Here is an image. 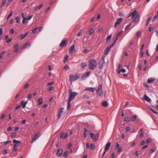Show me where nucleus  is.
Instances as JSON below:
<instances>
[{
  "label": "nucleus",
  "mask_w": 158,
  "mask_h": 158,
  "mask_svg": "<svg viewBox=\"0 0 158 158\" xmlns=\"http://www.w3.org/2000/svg\"><path fill=\"white\" fill-rule=\"evenodd\" d=\"M112 37V34H110L108 37L106 39V41L107 42H110V39Z\"/></svg>",
  "instance_id": "31"
},
{
  "label": "nucleus",
  "mask_w": 158,
  "mask_h": 158,
  "mask_svg": "<svg viewBox=\"0 0 158 158\" xmlns=\"http://www.w3.org/2000/svg\"><path fill=\"white\" fill-rule=\"evenodd\" d=\"M66 44V40H65L62 41L60 45L61 47H64Z\"/></svg>",
  "instance_id": "20"
},
{
  "label": "nucleus",
  "mask_w": 158,
  "mask_h": 158,
  "mask_svg": "<svg viewBox=\"0 0 158 158\" xmlns=\"http://www.w3.org/2000/svg\"><path fill=\"white\" fill-rule=\"evenodd\" d=\"M151 19V17H148V20L147 21V23L146 25V26L148 25L149 24V23Z\"/></svg>",
  "instance_id": "42"
},
{
  "label": "nucleus",
  "mask_w": 158,
  "mask_h": 158,
  "mask_svg": "<svg viewBox=\"0 0 158 158\" xmlns=\"http://www.w3.org/2000/svg\"><path fill=\"white\" fill-rule=\"evenodd\" d=\"M150 141H151L150 139L149 138H148L147 139L146 142L147 143H149L150 142Z\"/></svg>",
  "instance_id": "64"
},
{
  "label": "nucleus",
  "mask_w": 158,
  "mask_h": 158,
  "mask_svg": "<svg viewBox=\"0 0 158 158\" xmlns=\"http://www.w3.org/2000/svg\"><path fill=\"white\" fill-rule=\"evenodd\" d=\"M37 29H38V28L35 27L32 33H34L36 32H37Z\"/></svg>",
  "instance_id": "48"
},
{
  "label": "nucleus",
  "mask_w": 158,
  "mask_h": 158,
  "mask_svg": "<svg viewBox=\"0 0 158 158\" xmlns=\"http://www.w3.org/2000/svg\"><path fill=\"white\" fill-rule=\"evenodd\" d=\"M28 32H27L25 34H21L20 35V39L21 40H23L28 35Z\"/></svg>",
  "instance_id": "21"
},
{
  "label": "nucleus",
  "mask_w": 158,
  "mask_h": 158,
  "mask_svg": "<svg viewBox=\"0 0 158 158\" xmlns=\"http://www.w3.org/2000/svg\"><path fill=\"white\" fill-rule=\"evenodd\" d=\"M91 150H93L95 149V146L94 144H91L89 148Z\"/></svg>",
  "instance_id": "32"
},
{
  "label": "nucleus",
  "mask_w": 158,
  "mask_h": 158,
  "mask_svg": "<svg viewBox=\"0 0 158 158\" xmlns=\"http://www.w3.org/2000/svg\"><path fill=\"white\" fill-rule=\"evenodd\" d=\"M131 16V18L134 23H135L138 22L139 20V15L136 10H134L133 12L131 13L127 17V18Z\"/></svg>",
  "instance_id": "1"
},
{
  "label": "nucleus",
  "mask_w": 158,
  "mask_h": 158,
  "mask_svg": "<svg viewBox=\"0 0 158 158\" xmlns=\"http://www.w3.org/2000/svg\"><path fill=\"white\" fill-rule=\"evenodd\" d=\"M157 15H155L153 18V20H152V22H154V21L156 19L157 20Z\"/></svg>",
  "instance_id": "47"
},
{
  "label": "nucleus",
  "mask_w": 158,
  "mask_h": 158,
  "mask_svg": "<svg viewBox=\"0 0 158 158\" xmlns=\"http://www.w3.org/2000/svg\"><path fill=\"white\" fill-rule=\"evenodd\" d=\"M119 34V33H118L117 35L116 36L115 38V39L114 40V42L112 44V45L109 47H107L106 49L104 51V54L105 55H107L109 53V52L110 51L111 48L114 46L115 43H116L118 38V36Z\"/></svg>",
  "instance_id": "3"
},
{
  "label": "nucleus",
  "mask_w": 158,
  "mask_h": 158,
  "mask_svg": "<svg viewBox=\"0 0 158 158\" xmlns=\"http://www.w3.org/2000/svg\"><path fill=\"white\" fill-rule=\"evenodd\" d=\"M123 20V19L122 18H120L117 20V21L115 22V24L114 25V27H116L117 26V25H118L120 24V23L122 22V20Z\"/></svg>",
  "instance_id": "10"
},
{
  "label": "nucleus",
  "mask_w": 158,
  "mask_h": 158,
  "mask_svg": "<svg viewBox=\"0 0 158 158\" xmlns=\"http://www.w3.org/2000/svg\"><path fill=\"white\" fill-rule=\"evenodd\" d=\"M20 105H18V106H16L15 108V110H18V109H19L20 107Z\"/></svg>",
  "instance_id": "59"
},
{
  "label": "nucleus",
  "mask_w": 158,
  "mask_h": 158,
  "mask_svg": "<svg viewBox=\"0 0 158 158\" xmlns=\"http://www.w3.org/2000/svg\"><path fill=\"white\" fill-rule=\"evenodd\" d=\"M90 74V72H88L85 73V74L83 75L82 77V79L84 80L85 79L88 77Z\"/></svg>",
  "instance_id": "16"
},
{
  "label": "nucleus",
  "mask_w": 158,
  "mask_h": 158,
  "mask_svg": "<svg viewBox=\"0 0 158 158\" xmlns=\"http://www.w3.org/2000/svg\"><path fill=\"white\" fill-rule=\"evenodd\" d=\"M99 68L100 69H102L103 68V66L104 64V62L102 61H100L99 62Z\"/></svg>",
  "instance_id": "18"
},
{
  "label": "nucleus",
  "mask_w": 158,
  "mask_h": 158,
  "mask_svg": "<svg viewBox=\"0 0 158 158\" xmlns=\"http://www.w3.org/2000/svg\"><path fill=\"white\" fill-rule=\"evenodd\" d=\"M80 75L77 74L76 75H70L69 76V80L71 82L74 81L78 79L80 77Z\"/></svg>",
  "instance_id": "4"
},
{
  "label": "nucleus",
  "mask_w": 158,
  "mask_h": 158,
  "mask_svg": "<svg viewBox=\"0 0 158 158\" xmlns=\"http://www.w3.org/2000/svg\"><path fill=\"white\" fill-rule=\"evenodd\" d=\"M156 80V79L153 77H150L148 78L147 80V82L148 83H151L154 81Z\"/></svg>",
  "instance_id": "17"
},
{
  "label": "nucleus",
  "mask_w": 158,
  "mask_h": 158,
  "mask_svg": "<svg viewBox=\"0 0 158 158\" xmlns=\"http://www.w3.org/2000/svg\"><path fill=\"white\" fill-rule=\"evenodd\" d=\"M69 153L68 151H67L65 152H64L63 153V156L64 157L67 158L68 157V155Z\"/></svg>",
  "instance_id": "27"
},
{
  "label": "nucleus",
  "mask_w": 158,
  "mask_h": 158,
  "mask_svg": "<svg viewBox=\"0 0 158 158\" xmlns=\"http://www.w3.org/2000/svg\"><path fill=\"white\" fill-rule=\"evenodd\" d=\"M103 93L102 90V86L101 85H98V89L96 90V93L99 95H101Z\"/></svg>",
  "instance_id": "6"
},
{
  "label": "nucleus",
  "mask_w": 158,
  "mask_h": 158,
  "mask_svg": "<svg viewBox=\"0 0 158 158\" xmlns=\"http://www.w3.org/2000/svg\"><path fill=\"white\" fill-rule=\"evenodd\" d=\"M31 45V44L30 43H27L25 44L24 46L22 48H27V46H29Z\"/></svg>",
  "instance_id": "28"
},
{
  "label": "nucleus",
  "mask_w": 158,
  "mask_h": 158,
  "mask_svg": "<svg viewBox=\"0 0 158 158\" xmlns=\"http://www.w3.org/2000/svg\"><path fill=\"white\" fill-rule=\"evenodd\" d=\"M123 11L120 12L119 13V15L120 16H123Z\"/></svg>",
  "instance_id": "58"
},
{
  "label": "nucleus",
  "mask_w": 158,
  "mask_h": 158,
  "mask_svg": "<svg viewBox=\"0 0 158 158\" xmlns=\"http://www.w3.org/2000/svg\"><path fill=\"white\" fill-rule=\"evenodd\" d=\"M68 136V135L67 133H61L60 136V138H63L64 139H65Z\"/></svg>",
  "instance_id": "12"
},
{
  "label": "nucleus",
  "mask_w": 158,
  "mask_h": 158,
  "mask_svg": "<svg viewBox=\"0 0 158 158\" xmlns=\"http://www.w3.org/2000/svg\"><path fill=\"white\" fill-rule=\"evenodd\" d=\"M156 150V148H153L149 151V152L150 153H153Z\"/></svg>",
  "instance_id": "35"
},
{
  "label": "nucleus",
  "mask_w": 158,
  "mask_h": 158,
  "mask_svg": "<svg viewBox=\"0 0 158 158\" xmlns=\"http://www.w3.org/2000/svg\"><path fill=\"white\" fill-rule=\"evenodd\" d=\"M12 14H13V11H11L10 13V14L8 16V17L7 18V20H8L10 19V18L12 16Z\"/></svg>",
  "instance_id": "39"
},
{
  "label": "nucleus",
  "mask_w": 158,
  "mask_h": 158,
  "mask_svg": "<svg viewBox=\"0 0 158 158\" xmlns=\"http://www.w3.org/2000/svg\"><path fill=\"white\" fill-rule=\"evenodd\" d=\"M94 32V30L93 28H91L89 29V34L91 35Z\"/></svg>",
  "instance_id": "34"
},
{
  "label": "nucleus",
  "mask_w": 158,
  "mask_h": 158,
  "mask_svg": "<svg viewBox=\"0 0 158 158\" xmlns=\"http://www.w3.org/2000/svg\"><path fill=\"white\" fill-rule=\"evenodd\" d=\"M102 105L104 107H107L108 106V104L106 101H105L103 102L102 104Z\"/></svg>",
  "instance_id": "23"
},
{
  "label": "nucleus",
  "mask_w": 158,
  "mask_h": 158,
  "mask_svg": "<svg viewBox=\"0 0 158 158\" xmlns=\"http://www.w3.org/2000/svg\"><path fill=\"white\" fill-rule=\"evenodd\" d=\"M18 146L17 143H15L13 146V151L14 152H16L17 151V149L16 148V147Z\"/></svg>",
  "instance_id": "29"
},
{
  "label": "nucleus",
  "mask_w": 158,
  "mask_h": 158,
  "mask_svg": "<svg viewBox=\"0 0 158 158\" xmlns=\"http://www.w3.org/2000/svg\"><path fill=\"white\" fill-rule=\"evenodd\" d=\"M68 69L69 70L70 68L69 67V66L68 65H66L64 66V69L65 70H67Z\"/></svg>",
  "instance_id": "41"
},
{
  "label": "nucleus",
  "mask_w": 158,
  "mask_h": 158,
  "mask_svg": "<svg viewBox=\"0 0 158 158\" xmlns=\"http://www.w3.org/2000/svg\"><path fill=\"white\" fill-rule=\"evenodd\" d=\"M15 31L13 29H11L10 31V32L12 34H14Z\"/></svg>",
  "instance_id": "54"
},
{
  "label": "nucleus",
  "mask_w": 158,
  "mask_h": 158,
  "mask_svg": "<svg viewBox=\"0 0 158 158\" xmlns=\"http://www.w3.org/2000/svg\"><path fill=\"white\" fill-rule=\"evenodd\" d=\"M63 151L62 149H58L57 151L56 155L59 157L63 153Z\"/></svg>",
  "instance_id": "15"
},
{
  "label": "nucleus",
  "mask_w": 158,
  "mask_h": 158,
  "mask_svg": "<svg viewBox=\"0 0 158 158\" xmlns=\"http://www.w3.org/2000/svg\"><path fill=\"white\" fill-rule=\"evenodd\" d=\"M89 135L91 138L95 141L98 139L99 136V134L98 133H97L95 134H94L93 133H90L89 134Z\"/></svg>",
  "instance_id": "5"
},
{
  "label": "nucleus",
  "mask_w": 158,
  "mask_h": 158,
  "mask_svg": "<svg viewBox=\"0 0 158 158\" xmlns=\"http://www.w3.org/2000/svg\"><path fill=\"white\" fill-rule=\"evenodd\" d=\"M89 52V51L87 49H85L83 51V52L85 53H87Z\"/></svg>",
  "instance_id": "60"
},
{
  "label": "nucleus",
  "mask_w": 158,
  "mask_h": 158,
  "mask_svg": "<svg viewBox=\"0 0 158 158\" xmlns=\"http://www.w3.org/2000/svg\"><path fill=\"white\" fill-rule=\"evenodd\" d=\"M86 65V64L85 63L81 62V68H85Z\"/></svg>",
  "instance_id": "33"
},
{
  "label": "nucleus",
  "mask_w": 158,
  "mask_h": 158,
  "mask_svg": "<svg viewBox=\"0 0 158 158\" xmlns=\"http://www.w3.org/2000/svg\"><path fill=\"white\" fill-rule=\"evenodd\" d=\"M71 101H70L68 100V106H67V109L68 110H69L70 109V108L71 107Z\"/></svg>",
  "instance_id": "24"
},
{
  "label": "nucleus",
  "mask_w": 158,
  "mask_h": 158,
  "mask_svg": "<svg viewBox=\"0 0 158 158\" xmlns=\"http://www.w3.org/2000/svg\"><path fill=\"white\" fill-rule=\"evenodd\" d=\"M11 142V141H6L4 142L3 143L4 145H6L8 143H10Z\"/></svg>",
  "instance_id": "51"
},
{
  "label": "nucleus",
  "mask_w": 158,
  "mask_h": 158,
  "mask_svg": "<svg viewBox=\"0 0 158 158\" xmlns=\"http://www.w3.org/2000/svg\"><path fill=\"white\" fill-rule=\"evenodd\" d=\"M27 103V102H24L23 101H22L21 102V105L22 106L23 108H24L25 107Z\"/></svg>",
  "instance_id": "25"
},
{
  "label": "nucleus",
  "mask_w": 158,
  "mask_h": 158,
  "mask_svg": "<svg viewBox=\"0 0 158 158\" xmlns=\"http://www.w3.org/2000/svg\"><path fill=\"white\" fill-rule=\"evenodd\" d=\"M144 99L148 102H151V99L149 98L146 94H145L144 96Z\"/></svg>",
  "instance_id": "22"
},
{
  "label": "nucleus",
  "mask_w": 158,
  "mask_h": 158,
  "mask_svg": "<svg viewBox=\"0 0 158 158\" xmlns=\"http://www.w3.org/2000/svg\"><path fill=\"white\" fill-rule=\"evenodd\" d=\"M126 70L124 69H122L121 70H117V73L118 74H119L120 73V72H121L123 73H125L126 72Z\"/></svg>",
  "instance_id": "30"
},
{
  "label": "nucleus",
  "mask_w": 158,
  "mask_h": 158,
  "mask_svg": "<svg viewBox=\"0 0 158 158\" xmlns=\"http://www.w3.org/2000/svg\"><path fill=\"white\" fill-rule=\"evenodd\" d=\"M85 90L86 91H89L92 92L94 93L95 91V89L92 87H88L86 88L85 89Z\"/></svg>",
  "instance_id": "14"
},
{
  "label": "nucleus",
  "mask_w": 158,
  "mask_h": 158,
  "mask_svg": "<svg viewBox=\"0 0 158 158\" xmlns=\"http://www.w3.org/2000/svg\"><path fill=\"white\" fill-rule=\"evenodd\" d=\"M141 33L139 31H138L136 33V36L138 38L139 37V36L141 35Z\"/></svg>",
  "instance_id": "38"
},
{
  "label": "nucleus",
  "mask_w": 158,
  "mask_h": 158,
  "mask_svg": "<svg viewBox=\"0 0 158 158\" xmlns=\"http://www.w3.org/2000/svg\"><path fill=\"white\" fill-rule=\"evenodd\" d=\"M64 109L63 107H61L60 110H59V111L58 114V119L60 118L61 115L63 114L62 113L64 112Z\"/></svg>",
  "instance_id": "9"
},
{
  "label": "nucleus",
  "mask_w": 158,
  "mask_h": 158,
  "mask_svg": "<svg viewBox=\"0 0 158 158\" xmlns=\"http://www.w3.org/2000/svg\"><path fill=\"white\" fill-rule=\"evenodd\" d=\"M28 85H28V84L27 83L24 85L23 86V87L25 89H26L28 88Z\"/></svg>",
  "instance_id": "52"
},
{
  "label": "nucleus",
  "mask_w": 158,
  "mask_h": 158,
  "mask_svg": "<svg viewBox=\"0 0 158 158\" xmlns=\"http://www.w3.org/2000/svg\"><path fill=\"white\" fill-rule=\"evenodd\" d=\"M145 143V142L144 141V140H143L141 142V145H143Z\"/></svg>",
  "instance_id": "62"
},
{
  "label": "nucleus",
  "mask_w": 158,
  "mask_h": 158,
  "mask_svg": "<svg viewBox=\"0 0 158 158\" xmlns=\"http://www.w3.org/2000/svg\"><path fill=\"white\" fill-rule=\"evenodd\" d=\"M119 146H120L119 144L118 143H116V147L115 148V149H116L117 148H118L119 147Z\"/></svg>",
  "instance_id": "53"
},
{
  "label": "nucleus",
  "mask_w": 158,
  "mask_h": 158,
  "mask_svg": "<svg viewBox=\"0 0 158 158\" xmlns=\"http://www.w3.org/2000/svg\"><path fill=\"white\" fill-rule=\"evenodd\" d=\"M16 22L17 23H18L19 20V18L18 17H16L15 18Z\"/></svg>",
  "instance_id": "61"
},
{
  "label": "nucleus",
  "mask_w": 158,
  "mask_h": 158,
  "mask_svg": "<svg viewBox=\"0 0 158 158\" xmlns=\"http://www.w3.org/2000/svg\"><path fill=\"white\" fill-rule=\"evenodd\" d=\"M122 151V148L121 147H120L118 148V151L119 153H120Z\"/></svg>",
  "instance_id": "57"
},
{
  "label": "nucleus",
  "mask_w": 158,
  "mask_h": 158,
  "mask_svg": "<svg viewBox=\"0 0 158 158\" xmlns=\"http://www.w3.org/2000/svg\"><path fill=\"white\" fill-rule=\"evenodd\" d=\"M74 48L75 46L74 45H73L71 46V48L69 50V52L70 54H71L76 52Z\"/></svg>",
  "instance_id": "11"
},
{
  "label": "nucleus",
  "mask_w": 158,
  "mask_h": 158,
  "mask_svg": "<svg viewBox=\"0 0 158 158\" xmlns=\"http://www.w3.org/2000/svg\"><path fill=\"white\" fill-rule=\"evenodd\" d=\"M77 94V93L73 92V93L70 94L68 100L71 101L74 98L75 96Z\"/></svg>",
  "instance_id": "8"
},
{
  "label": "nucleus",
  "mask_w": 158,
  "mask_h": 158,
  "mask_svg": "<svg viewBox=\"0 0 158 158\" xmlns=\"http://www.w3.org/2000/svg\"><path fill=\"white\" fill-rule=\"evenodd\" d=\"M84 98L85 99H88L89 98V96L88 95L85 94V95H84Z\"/></svg>",
  "instance_id": "50"
},
{
  "label": "nucleus",
  "mask_w": 158,
  "mask_h": 158,
  "mask_svg": "<svg viewBox=\"0 0 158 158\" xmlns=\"http://www.w3.org/2000/svg\"><path fill=\"white\" fill-rule=\"evenodd\" d=\"M149 109L151 111H152L153 113L156 114H158L157 112L156 111H155L153 109H152V108H149Z\"/></svg>",
  "instance_id": "45"
},
{
  "label": "nucleus",
  "mask_w": 158,
  "mask_h": 158,
  "mask_svg": "<svg viewBox=\"0 0 158 158\" xmlns=\"http://www.w3.org/2000/svg\"><path fill=\"white\" fill-rule=\"evenodd\" d=\"M32 17V15H31L30 16L28 17L27 18H24L22 21V23H25V20H27L26 23H28L27 21L29 20L30 19H31Z\"/></svg>",
  "instance_id": "13"
},
{
  "label": "nucleus",
  "mask_w": 158,
  "mask_h": 158,
  "mask_svg": "<svg viewBox=\"0 0 158 158\" xmlns=\"http://www.w3.org/2000/svg\"><path fill=\"white\" fill-rule=\"evenodd\" d=\"M97 62L94 59L90 60L89 62V69L93 70L96 67Z\"/></svg>",
  "instance_id": "2"
},
{
  "label": "nucleus",
  "mask_w": 158,
  "mask_h": 158,
  "mask_svg": "<svg viewBox=\"0 0 158 158\" xmlns=\"http://www.w3.org/2000/svg\"><path fill=\"white\" fill-rule=\"evenodd\" d=\"M41 134L39 132L36 134H35V136L32 139L31 141V143H32L33 142L36 141L40 136Z\"/></svg>",
  "instance_id": "7"
},
{
  "label": "nucleus",
  "mask_w": 158,
  "mask_h": 158,
  "mask_svg": "<svg viewBox=\"0 0 158 158\" xmlns=\"http://www.w3.org/2000/svg\"><path fill=\"white\" fill-rule=\"evenodd\" d=\"M137 117V116L136 115H134L132 116L130 118L131 121L132 122L134 121L136 119V118Z\"/></svg>",
  "instance_id": "26"
},
{
  "label": "nucleus",
  "mask_w": 158,
  "mask_h": 158,
  "mask_svg": "<svg viewBox=\"0 0 158 158\" xmlns=\"http://www.w3.org/2000/svg\"><path fill=\"white\" fill-rule=\"evenodd\" d=\"M124 120L127 122H128L131 121V119L130 118H128L127 117H126L124 118Z\"/></svg>",
  "instance_id": "36"
},
{
  "label": "nucleus",
  "mask_w": 158,
  "mask_h": 158,
  "mask_svg": "<svg viewBox=\"0 0 158 158\" xmlns=\"http://www.w3.org/2000/svg\"><path fill=\"white\" fill-rule=\"evenodd\" d=\"M84 130H85L84 132L85 133H86L89 134H89L90 133H90L89 131L86 128H85Z\"/></svg>",
  "instance_id": "44"
},
{
  "label": "nucleus",
  "mask_w": 158,
  "mask_h": 158,
  "mask_svg": "<svg viewBox=\"0 0 158 158\" xmlns=\"http://www.w3.org/2000/svg\"><path fill=\"white\" fill-rule=\"evenodd\" d=\"M148 145H146L144 146H143L142 148V150H143L146 148H147L148 147Z\"/></svg>",
  "instance_id": "55"
},
{
  "label": "nucleus",
  "mask_w": 158,
  "mask_h": 158,
  "mask_svg": "<svg viewBox=\"0 0 158 158\" xmlns=\"http://www.w3.org/2000/svg\"><path fill=\"white\" fill-rule=\"evenodd\" d=\"M110 145L111 143L110 142H108L106 145L105 150L107 151L110 148Z\"/></svg>",
  "instance_id": "19"
},
{
  "label": "nucleus",
  "mask_w": 158,
  "mask_h": 158,
  "mask_svg": "<svg viewBox=\"0 0 158 158\" xmlns=\"http://www.w3.org/2000/svg\"><path fill=\"white\" fill-rule=\"evenodd\" d=\"M13 142L15 143H19L21 142V141H19L17 140L16 139H14L13 140Z\"/></svg>",
  "instance_id": "40"
},
{
  "label": "nucleus",
  "mask_w": 158,
  "mask_h": 158,
  "mask_svg": "<svg viewBox=\"0 0 158 158\" xmlns=\"http://www.w3.org/2000/svg\"><path fill=\"white\" fill-rule=\"evenodd\" d=\"M32 94H29L28 95L27 98L28 99H31L32 98Z\"/></svg>",
  "instance_id": "49"
},
{
  "label": "nucleus",
  "mask_w": 158,
  "mask_h": 158,
  "mask_svg": "<svg viewBox=\"0 0 158 158\" xmlns=\"http://www.w3.org/2000/svg\"><path fill=\"white\" fill-rule=\"evenodd\" d=\"M12 40V39H9L8 40H7L6 43H9L11 42Z\"/></svg>",
  "instance_id": "56"
},
{
  "label": "nucleus",
  "mask_w": 158,
  "mask_h": 158,
  "mask_svg": "<svg viewBox=\"0 0 158 158\" xmlns=\"http://www.w3.org/2000/svg\"><path fill=\"white\" fill-rule=\"evenodd\" d=\"M86 147L87 149H88L90 148L89 144V143H86Z\"/></svg>",
  "instance_id": "63"
},
{
  "label": "nucleus",
  "mask_w": 158,
  "mask_h": 158,
  "mask_svg": "<svg viewBox=\"0 0 158 158\" xmlns=\"http://www.w3.org/2000/svg\"><path fill=\"white\" fill-rule=\"evenodd\" d=\"M16 135V134L15 132H13L12 133L11 135V137L12 138L15 137Z\"/></svg>",
  "instance_id": "46"
},
{
  "label": "nucleus",
  "mask_w": 158,
  "mask_h": 158,
  "mask_svg": "<svg viewBox=\"0 0 158 158\" xmlns=\"http://www.w3.org/2000/svg\"><path fill=\"white\" fill-rule=\"evenodd\" d=\"M131 23H130L129 25H128L126 27V28H125V31L128 30L130 28V26L131 25Z\"/></svg>",
  "instance_id": "37"
},
{
  "label": "nucleus",
  "mask_w": 158,
  "mask_h": 158,
  "mask_svg": "<svg viewBox=\"0 0 158 158\" xmlns=\"http://www.w3.org/2000/svg\"><path fill=\"white\" fill-rule=\"evenodd\" d=\"M6 0H3L2 2L1 6V8L3 7L5 5L6 3Z\"/></svg>",
  "instance_id": "43"
}]
</instances>
